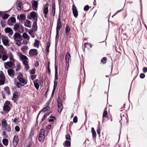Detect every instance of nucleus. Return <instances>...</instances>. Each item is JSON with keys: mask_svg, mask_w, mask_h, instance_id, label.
Returning <instances> with one entry per match:
<instances>
[{"mask_svg": "<svg viewBox=\"0 0 147 147\" xmlns=\"http://www.w3.org/2000/svg\"><path fill=\"white\" fill-rule=\"evenodd\" d=\"M1 38L3 45L5 46H7L9 42L8 38L4 35L1 36Z\"/></svg>", "mask_w": 147, "mask_h": 147, "instance_id": "nucleus-6", "label": "nucleus"}, {"mask_svg": "<svg viewBox=\"0 0 147 147\" xmlns=\"http://www.w3.org/2000/svg\"><path fill=\"white\" fill-rule=\"evenodd\" d=\"M4 90L5 91L8 95L10 94V92L9 90V88L8 86L5 87L4 88Z\"/></svg>", "mask_w": 147, "mask_h": 147, "instance_id": "nucleus-32", "label": "nucleus"}, {"mask_svg": "<svg viewBox=\"0 0 147 147\" xmlns=\"http://www.w3.org/2000/svg\"><path fill=\"white\" fill-rule=\"evenodd\" d=\"M32 5L34 10H36L38 7V2L35 1H32Z\"/></svg>", "mask_w": 147, "mask_h": 147, "instance_id": "nucleus-20", "label": "nucleus"}, {"mask_svg": "<svg viewBox=\"0 0 147 147\" xmlns=\"http://www.w3.org/2000/svg\"><path fill=\"white\" fill-rule=\"evenodd\" d=\"M65 145L67 146H69L71 145L70 142L67 141H66L65 142Z\"/></svg>", "mask_w": 147, "mask_h": 147, "instance_id": "nucleus-51", "label": "nucleus"}, {"mask_svg": "<svg viewBox=\"0 0 147 147\" xmlns=\"http://www.w3.org/2000/svg\"><path fill=\"white\" fill-rule=\"evenodd\" d=\"M37 26L36 23L34 22L32 25V29L34 30L35 31H36L37 30Z\"/></svg>", "mask_w": 147, "mask_h": 147, "instance_id": "nucleus-35", "label": "nucleus"}, {"mask_svg": "<svg viewBox=\"0 0 147 147\" xmlns=\"http://www.w3.org/2000/svg\"><path fill=\"white\" fill-rule=\"evenodd\" d=\"M50 108L49 106H47L46 107L44 108L42 110V111L43 112H45L46 110H48Z\"/></svg>", "mask_w": 147, "mask_h": 147, "instance_id": "nucleus-45", "label": "nucleus"}, {"mask_svg": "<svg viewBox=\"0 0 147 147\" xmlns=\"http://www.w3.org/2000/svg\"><path fill=\"white\" fill-rule=\"evenodd\" d=\"M21 35L19 33L16 32L13 36V38L14 41H18L21 37Z\"/></svg>", "mask_w": 147, "mask_h": 147, "instance_id": "nucleus-15", "label": "nucleus"}, {"mask_svg": "<svg viewBox=\"0 0 147 147\" xmlns=\"http://www.w3.org/2000/svg\"><path fill=\"white\" fill-rule=\"evenodd\" d=\"M57 102L58 104V110L59 113H60L61 112L63 109V107L62 105V102L60 100V98L59 97H58L57 99Z\"/></svg>", "mask_w": 147, "mask_h": 147, "instance_id": "nucleus-5", "label": "nucleus"}, {"mask_svg": "<svg viewBox=\"0 0 147 147\" xmlns=\"http://www.w3.org/2000/svg\"><path fill=\"white\" fill-rule=\"evenodd\" d=\"M31 79L32 80H34L36 78V76L35 75H31Z\"/></svg>", "mask_w": 147, "mask_h": 147, "instance_id": "nucleus-62", "label": "nucleus"}, {"mask_svg": "<svg viewBox=\"0 0 147 147\" xmlns=\"http://www.w3.org/2000/svg\"><path fill=\"white\" fill-rule=\"evenodd\" d=\"M22 5V3L21 2L18 1V4L17 7V9L20 11L21 10V6Z\"/></svg>", "mask_w": 147, "mask_h": 147, "instance_id": "nucleus-27", "label": "nucleus"}, {"mask_svg": "<svg viewBox=\"0 0 147 147\" xmlns=\"http://www.w3.org/2000/svg\"><path fill=\"white\" fill-rule=\"evenodd\" d=\"M51 125H47L46 128V130L47 131H49L51 128Z\"/></svg>", "mask_w": 147, "mask_h": 147, "instance_id": "nucleus-46", "label": "nucleus"}, {"mask_svg": "<svg viewBox=\"0 0 147 147\" xmlns=\"http://www.w3.org/2000/svg\"><path fill=\"white\" fill-rule=\"evenodd\" d=\"M140 77L141 78L143 79L145 77V75L144 74L142 73L140 74Z\"/></svg>", "mask_w": 147, "mask_h": 147, "instance_id": "nucleus-57", "label": "nucleus"}, {"mask_svg": "<svg viewBox=\"0 0 147 147\" xmlns=\"http://www.w3.org/2000/svg\"><path fill=\"white\" fill-rule=\"evenodd\" d=\"M18 142L19 139L18 136L16 135L14 136L13 141V144L14 147H16L17 146Z\"/></svg>", "mask_w": 147, "mask_h": 147, "instance_id": "nucleus-14", "label": "nucleus"}, {"mask_svg": "<svg viewBox=\"0 0 147 147\" xmlns=\"http://www.w3.org/2000/svg\"><path fill=\"white\" fill-rule=\"evenodd\" d=\"M4 31L6 33L9 34L8 36L9 37H10V36H11L13 33V31L12 29L9 27H7L5 28L4 29Z\"/></svg>", "mask_w": 147, "mask_h": 147, "instance_id": "nucleus-11", "label": "nucleus"}, {"mask_svg": "<svg viewBox=\"0 0 147 147\" xmlns=\"http://www.w3.org/2000/svg\"><path fill=\"white\" fill-rule=\"evenodd\" d=\"M57 82L55 80L54 81V89L53 90V91L52 93H53V92H54L55 90L56 87L57 85Z\"/></svg>", "mask_w": 147, "mask_h": 147, "instance_id": "nucleus-47", "label": "nucleus"}, {"mask_svg": "<svg viewBox=\"0 0 147 147\" xmlns=\"http://www.w3.org/2000/svg\"><path fill=\"white\" fill-rule=\"evenodd\" d=\"M29 54L31 57L35 56L38 55L37 50L35 49H31L30 50Z\"/></svg>", "mask_w": 147, "mask_h": 147, "instance_id": "nucleus-9", "label": "nucleus"}, {"mask_svg": "<svg viewBox=\"0 0 147 147\" xmlns=\"http://www.w3.org/2000/svg\"><path fill=\"white\" fill-rule=\"evenodd\" d=\"M39 42L37 40H35L34 42V47L38 48L39 46Z\"/></svg>", "mask_w": 147, "mask_h": 147, "instance_id": "nucleus-29", "label": "nucleus"}, {"mask_svg": "<svg viewBox=\"0 0 147 147\" xmlns=\"http://www.w3.org/2000/svg\"><path fill=\"white\" fill-rule=\"evenodd\" d=\"M9 75L11 77H13L14 75V71L12 69H9L7 70Z\"/></svg>", "mask_w": 147, "mask_h": 147, "instance_id": "nucleus-19", "label": "nucleus"}, {"mask_svg": "<svg viewBox=\"0 0 147 147\" xmlns=\"http://www.w3.org/2000/svg\"><path fill=\"white\" fill-rule=\"evenodd\" d=\"M24 26L27 27H30L31 26V24L30 21L27 20L24 23Z\"/></svg>", "mask_w": 147, "mask_h": 147, "instance_id": "nucleus-24", "label": "nucleus"}, {"mask_svg": "<svg viewBox=\"0 0 147 147\" xmlns=\"http://www.w3.org/2000/svg\"><path fill=\"white\" fill-rule=\"evenodd\" d=\"M62 28V26L60 20V16L59 15V19L57 22L56 31L59 32L60 30Z\"/></svg>", "mask_w": 147, "mask_h": 147, "instance_id": "nucleus-13", "label": "nucleus"}, {"mask_svg": "<svg viewBox=\"0 0 147 147\" xmlns=\"http://www.w3.org/2000/svg\"><path fill=\"white\" fill-rule=\"evenodd\" d=\"M70 30L71 29L69 27L68 25H67L65 28V32L67 35L68 36H69L71 35V33L70 32Z\"/></svg>", "mask_w": 147, "mask_h": 147, "instance_id": "nucleus-21", "label": "nucleus"}, {"mask_svg": "<svg viewBox=\"0 0 147 147\" xmlns=\"http://www.w3.org/2000/svg\"><path fill=\"white\" fill-rule=\"evenodd\" d=\"M91 132L92 133V136L93 138H95L96 137V133L93 127L91 129Z\"/></svg>", "mask_w": 147, "mask_h": 147, "instance_id": "nucleus-28", "label": "nucleus"}, {"mask_svg": "<svg viewBox=\"0 0 147 147\" xmlns=\"http://www.w3.org/2000/svg\"><path fill=\"white\" fill-rule=\"evenodd\" d=\"M28 49V46H24L22 47L21 48V50L22 52L25 53Z\"/></svg>", "mask_w": 147, "mask_h": 147, "instance_id": "nucleus-30", "label": "nucleus"}, {"mask_svg": "<svg viewBox=\"0 0 147 147\" xmlns=\"http://www.w3.org/2000/svg\"><path fill=\"white\" fill-rule=\"evenodd\" d=\"M17 79L23 85H25V84H26L27 83V81L22 77H21L20 76H18L17 78Z\"/></svg>", "mask_w": 147, "mask_h": 147, "instance_id": "nucleus-16", "label": "nucleus"}, {"mask_svg": "<svg viewBox=\"0 0 147 147\" xmlns=\"http://www.w3.org/2000/svg\"><path fill=\"white\" fill-rule=\"evenodd\" d=\"M36 31H35L34 30L31 29L28 32L29 34L33 38H34L35 37V33L34 32H35Z\"/></svg>", "mask_w": 147, "mask_h": 147, "instance_id": "nucleus-22", "label": "nucleus"}, {"mask_svg": "<svg viewBox=\"0 0 147 147\" xmlns=\"http://www.w3.org/2000/svg\"><path fill=\"white\" fill-rule=\"evenodd\" d=\"M3 144L5 146H7L8 144V140L7 139H3L2 140Z\"/></svg>", "mask_w": 147, "mask_h": 147, "instance_id": "nucleus-33", "label": "nucleus"}, {"mask_svg": "<svg viewBox=\"0 0 147 147\" xmlns=\"http://www.w3.org/2000/svg\"><path fill=\"white\" fill-rule=\"evenodd\" d=\"M0 51L2 53L4 52V49L3 46L1 45H0Z\"/></svg>", "mask_w": 147, "mask_h": 147, "instance_id": "nucleus-49", "label": "nucleus"}, {"mask_svg": "<svg viewBox=\"0 0 147 147\" xmlns=\"http://www.w3.org/2000/svg\"><path fill=\"white\" fill-rule=\"evenodd\" d=\"M34 84L35 88L37 90H38L39 87V84H40V85H42L43 82L40 79H36V80L34 81Z\"/></svg>", "mask_w": 147, "mask_h": 147, "instance_id": "nucleus-7", "label": "nucleus"}, {"mask_svg": "<svg viewBox=\"0 0 147 147\" xmlns=\"http://www.w3.org/2000/svg\"><path fill=\"white\" fill-rule=\"evenodd\" d=\"M48 4L46 3L43 9V13L44 14V16L45 18L47 17V14L48 12Z\"/></svg>", "mask_w": 147, "mask_h": 147, "instance_id": "nucleus-10", "label": "nucleus"}, {"mask_svg": "<svg viewBox=\"0 0 147 147\" xmlns=\"http://www.w3.org/2000/svg\"><path fill=\"white\" fill-rule=\"evenodd\" d=\"M15 129L16 131L17 132L19 131L20 130V128L18 126H16L15 128Z\"/></svg>", "mask_w": 147, "mask_h": 147, "instance_id": "nucleus-61", "label": "nucleus"}, {"mask_svg": "<svg viewBox=\"0 0 147 147\" xmlns=\"http://www.w3.org/2000/svg\"><path fill=\"white\" fill-rule=\"evenodd\" d=\"M11 105L10 102L6 101L3 107V110L6 112H8L10 110V106Z\"/></svg>", "mask_w": 147, "mask_h": 147, "instance_id": "nucleus-3", "label": "nucleus"}, {"mask_svg": "<svg viewBox=\"0 0 147 147\" xmlns=\"http://www.w3.org/2000/svg\"><path fill=\"white\" fill-rule=\"evenodd\" d=\"M19 25L18 24H15L14 27V30L16 31L19 28Z\"/></svg>", "mask_w": 147, "mask_h": 147, "instance_id": "nucleus-41", "label": "nucleus"}, {"mask_svg": "<svg viewBox=\"0 0 147 147\" xmlns=\"http://www.w3.org/2000/svg\"><path fill=\"white\" fill-rule=\"evenodd\" d=\"M45 138V130L43 129H41L38 136V140L41 142H43Z\"/></svg>", "mask_w": 147, "mask_h": 147, "instance_id": "nucleus-4", "label": "nucleus"}, {"mask_svg": "<svg viewBox=\"0 0 147 147\" xmlns=\"http://www.w3.org/2000/svg\"><path fill=\"white\" fill-rule=\"evenodd\" d=\"M13 65V62L10 61L5 62L4 64L5 68L7 69L8 67H11Z\"/></svg>", "mask_w": 147, "mask_h": 147, "instance_id": "nucleus-18", "label": "nucleus"}, {"mask_svg": "<svg viewBox=\"0 0 147 147\" xmlns=\"http://www.w3.org/2000/svg\"><path fill=\"white\" fill-rule=\"evenodd\" d=\"M55 5L54 4H53L52 10V15L53 16H54L55 15Z\"/></svg>", "mask_w": 147, "mask_h": 147, "instance_id": "nucleus-31", "label": "nucleus"}, {"mask_svg": "<svg viewBox=\"0 0 147 147\" xmlns=\"http://www.w3.org/2000/svg\"><path fill=\"white\" fill-rule=\"evenodd\" d=\"M70 55L69 53H67L65 59L66 61L65 70L66 72L67 73L68 70V67L69 65V58Z\"/></svg>", "mask_w": 147, "mask_h": 147, "instance_id": "nucleus-2", "label": "nucleus"}, {"mask_svg": "<svg viewBox=\"0 0 147 147\" xmlns=\"http://www.w3.org/2000/svg\"><path fill=\"white\" fill-rule=\"evenodd\" d=\"M72 11L74 16L77 17L78 16V12L77 8L74 5L72 6Z\"/></svg>", "mask_w": 147, "mask_h": 147, "instance_id": "nucleus-17", "label": "nucleus"}, {"mask_svg": "<svg viewBox=\"0 0 147 147\" xmlns=\"http://www.w3.org/2000/svg\"><path fill=\"white\" fill-rule=\"evenodd\" d=\"M9 60L10 61L12 62H14V59L13 58V56H12L9 57Z\"/></svg>", "mask_w": 147, "mask_h": 147, "instance_id": "nucleus-60", "label": "nucleus"}, {"mask_svg": "<svg viewBox=\"0 0 147 147\" xmlns=\"http://www.w3.org/2000/svg\"><path fill=\"white\" fill-rule=\"evenodd\" d=\"M87 45L90 46V48L92 47V46L91 44L88 43H85L84 44V46L85 47H87Z\"/></svg>", "mask_w": 147, "mask_h": 147, "instance_id": "nucleus-63", "label": "nucleus"}, {"mask_svg": "<svg viewBox=\"0 0 147 147\" xmlns=\"http://www.w3.org/2000/svg\"><path fill=\"white\" fill-rule=\"evenodd\" d=\"M101 62L103 63H105L106 62V58L104 57L101 60Z\"/></svg>", "mask_w": 147, "mask_h": 147, "instance_id": "nucleus-52", "label": "nucleus"}, {"mask_svg": "<svg viewBox=\"0 0 147 147\" xmlns=\"http://www.w3.org/2000/svg\"><path fill=\"white\" fill-rule=\"evenodd\" d=\"M30 16L28 17V18L29 19H31L33 18L36 20H37V16L36 13L34 12H32L30 13Z\"/></svg>", "mask_w": 147, "mask_h": 147, "instance_id": "nucleus-12", "label": "nucleus"}, {"mask_svg": "<svg viewBox=\"0 0 147 147\" xmlns=\"http://www.w3.org/2000/svg\"><path fill=\"white\" fill-rule=\"evenodd\" d=\"M19 97L18 93V92H14L13 94V98L12 99L14 100V98H16Z\"/></svg>", "mask_w": 147, "mask_h": 147, "instance_id": "nucleus-25", "label": "nucleus"}, {"mask_svg": "<svg viewBox=\"0 0 147 147\" xmlns=\"http://www.w3.org/2000/svg\"><path fill=\"white\" fill-rule=\"evenodd\" d=\"M78 121V117L76 116H75L73 119V122L74 123H76Z\"/></svg>", "mask_w": 147, "mask_h": 147, "instance_id": "nucleus-53", "label": "nucleus"}, {"mask_svg": "<svg viewBox=\"0 0 147 147\" xmlns=\"http://www.w3.org/2000/svg\"><path fill=\"white\" fill-rule=\"evenodd\" d=\"M143 71L144 73H146L147 72V67H144L143 68Z\"/></svg>", "mask_w": 147, "mask_h": 147, "instance_id": "nucleus-64", "label": "nucleus"}, {"mask_svg": "<svg viewBox=\"0 0 147 147\" xmlns=\"http://www.w3.org/2000/svg\"><path fill=\"white\" fill-rule=\"evenodd\" d=\"M15 41L16 42V44L18 46H20L21 45L22 43L21 42V41L20 40H18V41Z\"/></svg>", "mask_w": 147, "mask_h": 147, "instance_id": "nucleus-50", "label": "nucleus"}, {"mask_svg": "<svg viewBox=\"0 0 147 147\" xmlns=\"http://www.w3.org/2000/svg\"><path fill=\"white\" fill-rule=\"evenodd\" d=\"M6 131L8 132H10L11 131V128L10 126L9 125H8L7 126L3 128Z\"/></svg>", "mask_w": 147, "mask_h": 147, "instance_id": "nucleus-34", "label": "nucleus"}, {"mask_svg": "<svg viewBox=\"0 0 147 147\" xmlns=\"http://www.w3.org/2000/svg\"><path fill=\"white\" fill-rule=\"evenodd\" d=\"M23 38L25 39H26L28 40L30 38V37L29 35L26 33H24L22 35Z\"/></svg>", "mask_w": 147, "mask_h": 147, "instance_id": "nucleus-26", "label": "nucleus"}, {"mask_svg": "<svg viewBox=\"0 0 147 147\" xmlns=\"http://www.w3.org/2000/svg\"><path fill=\"white\" fill-rule=\"evenodd\" d=\"M1 124L3 128L5 127L8 125L7 121L5 119H3L1 121Z\"/></svg>", "mask_w": 147, "mask_h": 147, "instance_id": "nucleus-23", "label": "nucleus"}, {"mask_svg": "<svg viewBox=\"0 0 147 147\" xmlns=\"http://www.w3.org/2000/svg\"><path fill=\"white\" fill-rule=\"evenodd\" d=\"M16 86L20 88L22 86H24V85L20 83L19 81L17 82L16 83Z\"/></svg>", "mask_w": 147, "mask_h": 147, "instance_id": "nucleus-37", "label": "nucleus"}, {"mask_svg": "<svg viewBox=\"0 0 147 147\" xmlns=\"http://www.w3.org/2000/svg\"><path fill=\"white\" fill-rule=\"evenodd\" d=\"M19 118H14L13 121L15 123H18L19 122Z\"/></svg>", "mask_w": 147, "mask_h": 147, "instance_id": "nucleus-48", "label": "nucleus"}, {"mask_svg": "<svg viewBox=\"0 0 147 147\" xmlns=\"http://www.w3.org/2000/svg\"><path fill=\"white\" fill-rule=\"evenodd\" d=\"M8 58V56L5 55H3L2 56V60L3 61H5Z\"/></svg>", "mask_w": 147, "mask_h": 147, "instance_id": "nucleus-40", "label": "nucleus"}, {"mask_svg": "<svg viewBox=\"0 0 147 147\" xmlns=\"http://www.w3.org/2000/svg\"><path fill=\"white\" fill-rule=\"evenodd\" d=\"M50 44L49 42H48L47 43V46L46 47V51L47 52H49V49L50 47Z\"/></svg>", "mask_w": 147, "mask_h": 147, "instance_id": "nucleus-39", "label": "nucleus"}, {"mask_svg": "<svg viewBox=\"0 0 147 147\" xmlns=\"http://www.w3.org/2000/svg\"><path fill=\"white\" fill-rule=\"evenodd\" d=\"M5 82V77L2 71H0V85L4 84Z\"/></svg>", "mask_w": 147, "mask_h": 147, "instance_id": "nucleus-8", "label": "nucleus"}, {"mask_svg": "<svg viewBox=\"0 0 147 147\" xmlns=\"http://www.w3.org/2000/svg\"><path fill=\"white\" fill-rule=\"evenodd\" d=\"M21 68V65L19 63H18L16 64V71H19Z\"/></svg>", "mask_w": 147, "mask_h": 147, "instance_id": "nucleus-38", "label": "nucleus"}, {"mask_svg": "<svg viewBox=\"0 0 147 147\" xmlns=\"http://www.w3.org/2000/svg\"><path fill=\"white\" fill-rule=\"evenodd\" d=\"M17 54L20 59L22 61L24 65L28 64V59L26 56L23 55L19 52H17Z\"/></svg>", "mask_w": 147, "mask_h": 147, "instance_id": "nucleus-1", "label": "nucleus"}, {"mask_svg": "<svg viewBox=\"0 0 147 147\" xmlns=\"http://www.w3.org/2000/svg\"><path fill=\"white\" fill-rule=\"evenodd\" d=\"M25 65L24 69L25 70L27 71L29 69V66L28 65V64H26L24 65Z\"/></svg>", "mask_w": 147, "mask_h": 147, "instance_id": "nucleus-43", "label": "nucleus"}, {"mask_svg": "<svg viewBox=\"0 0 147 147\" xmlns=\"http://www.w3.org/2000/svg\"><path fill=\"white\" fill-rule=\"evenodd\" d=\"M20 18L23 20H25L26 17L25 15L24 14H21L20 15Z\"/></svg>", "mask_w": 147, "mask_h": 147, "instance_id": "nucleus-54", "label": "nucleus"}, {"mask_svg": "<svg viewBox=\"0 0 147 147\" xmlns=\"http://www.w3.org/2000/svg\"><path fill=\"white\" fill-rule=\"evenodd\" d=\"M89 8V6L88 5H86L85 6L84 8V10L85 11H88Z\"/></svg>", "mask_w": 147, "mask_h": 147, "instance_id": "nucleus-58", "label": "nucleus"}, {"mask_svg": "<svg viewBox=\"0 0 147 147\" xmlns=\"http://www.w3.org/2000/svg\"><path fill=\"white\" fill-rule=\"evenodd\" d=\"M36 69H32L30 71V74H33L35 73Z\"/></svg>", "mask_w": 147, "mask_h": 147, "instance_id": "nucleus-59", "label": "nucleus"}, {"mask_svg": "<svg viewBox=\"0 0 147 147\" xmlns=\"http://www.w3.org/2000/svg\"><path fill=\"white\" fill-rule=\"evenodd\" d=\"M9 16V15L7 14H5L3 16V18L4 19H7Z\"/></svg>", "mask_w": 147, "mask_h": 147, "instance_id": "nucleus-56", "label": "nucleus"}, {"mask_svg": "<svg viewBox=\"0 0 147 147\" xmlns=\"http://www.w3.org/2000/svg\"><path fill=\"white\" fill-rule=\"evenodd\" d=\"M50 117L51 118L49 120V122H53L54 121V119H55V117L52 116Z\"/></svg>", "mask_w": 147, "mask_h": 147, "instance_id": "nucleus-44", "label": "nucleus"}, {"mask_svg": "<svg viewBox=\"0 0 147 147\" xmlns=\"http://www.w3.org/2000/svg\"><path fill=\"white\" fill-rule=\"evenodd\" d=\"M66 140H71V137L69 135L67 134L66 136Z\"/></svg>", "mask_w": 147, "mask_h": 147, "instance_id": "nucleus-55", "label": "nucleus"}, {"mask_svg": "<svg viewBox=\"0 0 147 147\" xmlns=\"http://www.w3.org/2000/svg\"><path fill=\"white\" fill-rule=\"evenodd\" d=\"M10 21L12 23H15L16 22V19L14 17H12L10 18L8 20V22Z\"/></svg>", "mask_w": 147, "mask_h": 147, "instance_id": "nucleus-36", "label": "nucleus"}, {"mask_svg": "<svg viewBox=\"0 0 147 147\" xmlns=\"http://www.w3.org/2000/svg\"><path fill=\"white\" fill-rule=\"evenodd\" d=\"M105 117L106 118L107 117V112L106 110H105L104 111L103 115V117L104 118Z\"/></svg>", "mask_w": 147, "mask_h": 147, "instance_id": "nucleus-42", "label": "nucleus"}]
</instances>
